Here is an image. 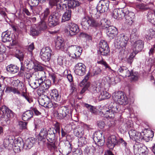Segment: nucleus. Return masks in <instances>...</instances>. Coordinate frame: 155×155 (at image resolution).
<instances>
[{"mask_svg":"<svg viewBox=\"0 0 155 155\" xmlns=\"http://www.w3.org/2000/svg\"><path fill=\"white\" fill-rule=\"evenodd\" d=\"M120 105L117 103L111 102L108 107L104 106L100 109L99 114L102 116H104L107 118H111L114 117V113L119 111Z\"/></svg>","mask_w":155,"mask_h":155,"instance_id":"nucleus-1","label":"nucleus"},{"mask_svg":"<svg viewBox=\"0 0 155 155\" xmlns=\"http://www.w3.org/2000/svg\"><path fill=\"white\" fill-rule=\"evenodd\" d=\"M104 85L99 81L93 82L90 88V91L93 94L99 93L100 100L107 99L110 97V95L106 91L104 90Z\"/></svg>","mask_w":155,"mask_h":155,"instance_id":"nucleus-2","label":"nucleus"},{"mask_svg":"<svg viewBox=\"0 0 155 155\" xmlns=\"http://www.w3.org/2000/svg\"><path fill=\"white\" fill-rule=\"evenodd\" d=\"M105 19L102 20L99 22L97 20L94 19L87 16L84 17L82 19L81 24L82 27L85 30L88 29L89 26L96 27L101 25H105L104 22Z\"/></svg>","mask_w":155,"mask_h":155,"instance_id":"nucleus-3","label":"nucleus"},{"mask_svg":"<svg viewBox=\"0 0 155 155\" xmlns=\"http://www.w3.org/2000/svg\"><path fill=\"white\" fill-rule=\"evenodd\" d=\"M11 86H8L6 87L5 92L6 93L12 92L14 94H20V91H22L24 86L22 82L18 80H13L11 82Z\"/></svg>","mask_w":155,"mask_h":155,"instance_id":"nucleus-4","label":"nucleus"},{"mask_svg":"<svg viewBox=\"0 0 155 155\" xmlns=\"http://www.w3.org/2000/svg\"><path fill=\"white\" fill-rule=\"evenodd\" d=\"M129 39L128 37L126 35L122 34L118 37L117 40V45L120 47L119 48L120 52L121 54L125 55L124 56H126L127 54V52L125 50Z\"/></svg>","mask_w":155,"mask_h":155,"instance_id":"nucleus-5","label":"nucleus"},{"mask_svg":"<svg viewBox=\"0 0 155 155\" xmlns=\"http://www.w3.org/2000/svg\"><path fill=\"white\" fill-rule=\"evenodd\" d=\"M114 100L118 104L125 105L128 103V99L126 95L121 91L115 92L113 94Z\"/></svg>","mask_w":155,"mask_h":155,"instance_id":"nucleus-6","label":"nucleus"},{"mask_svg":"<svg viewBox=\"0 0 155 155\" xmlns=\"http://www.w3.org/2000/svg\"><path fill=\"white\" fill-rule=\"evenodd\" d=\"M82 50V48L80 46H71L68 48V55L74 58L79 57L81 54Z\"/></svg>","mask_w":155,"mask_h":155,"instance_id":"nucleus-7","label":"nucleus"},{"mask_svg":"<svg viewBox=\"0 0 155 155\" xmlns=\"http://www.w3.org/2000/svg\"><path fill=\"white\" fill-rule=\"evenodd\" d=\"M62 0H49V5L51 8L54 6H56V9L57 11L59 12L62 11L64 8H67V5L66 4H63ZM64 1L65 0H64Z\"/></svg>","mask_w":155,"mask_h":155,"instance_id":"nucleus-8","label":"nucleus"},{"mask_svg":"<svg viewBox=\"0 0 155 155\" xmlns=\"http://www.w3.org/2000/svg\"><path fill=\"white\" fill-rule=\"evenodd\" d=\"M129 134L131 139L137 142L140 140H145V137H146L143 132L139 133L133 130H130L129 132Z\"/></svg>","mask_w":155,"mask_h":155,"instance_id":"nucleus-9","label":"nucleus"},{"mask_svg":"<svg viewBox=\"0 0 155 155\" xmlns=\"http://www.w3.org/2000/svg\"><path fill=\"white\" fill-rule=\"evenodd\" d=\"M2 118H4L5 120H7L9 118H12L14 116L13 112L5 106L0 107V114H2Z\"/></svg>","mask_w":155,"mask_h":155,"instance_id":"nucleus-10","label":"nucleus"},{"mask_svg":"<svg viewBox=\"0 0 155 155\" xmlns=\"http://www.w3.org/2000/svg\"><path fill=\"white\" fill-rule=\"evenodd\" d=\"M114 74H111V76L109 74L106 77L104 78L102 82L101 83L104 86L105 85L109 86L110 84L115 85L118 82V81L115 79Z\"/></svg>","mask_w":155,"mask_h":155,"instance_id":"nucleus-11","label":"nucleus"},{"mask_svg":"<svg viewBox=\"0 0 155 155\" xmlns=\"http://www.w3.org/2000/svg\"><path fill=\"white\" fill-rule=\"evenodd\" d=\"M51 50L48 47L42 48L40 52L41 59L45 61H48L51 57Z\"/></svg>","mask_w":155,"mask_h":155,"instance_id":"nucleus-12","label":"nucleus"},{"mask_svg":"<svg viewBox=\"0 0 155 155\" xmlns=\"http://www.w3.org/2000/svg\"><path fill=\"white\" fill-rule=\"evenodd\" d=\"M13 149L15 152H19L20 151V148L24 147V143L22 139L20 137L15 139L12 145Z\"/></svg>","mask_w":155,"mask_h":155,"instance_id":"nucleus-13","label":"nucleus"},{"mask_svg":"<svg viewBox=\"0 0 155 155\" xmlns=\"http://www.w3.org/2000/svg\"><path fill=\"white\" fill-rule=\"evenodd\" d=\"M60 16V14L58 12L53 13L50 15L48 19L49 25L52 26L57 25Z\"/></svg>","mask_w":155,"mask_h":155,"instance_id":"nucleus-14","label":"nucleus"},{"mask_svg":"<svg viewBox=\"0 0 155 155\" xmlns=\"http://www.w3.org/2000/svg\"><path fill=\"white\" fill-rule=\"evenodd\" d=\"M109 3V2L107 0L100 1L97 6V11L100 13L106 12L108 9Z\"/></svg>","mask_w":155,"mask_h":155,"instance_id":"nucleus-15","label":"nucleus"},{"mask_svg":"<svg viewBox=\"0 0 155 155\" xmlns=\"http://www.w3.org/2000/svg\"><path fill=\"white\" fill-rule=\"evenodd\" d=\"M45 74V72L41 71L38 73L36 72L35 74L36 75H38L39 77H37L38 79H36L35 81H31L29 83V85L33 89H35L38 87L40 86V84L42 82V78H41V76Z\"/></svg>","mask_w":155,"mask_h":155,"instance_id":"nucleus-16","label":"nucleus"},{"mask_svg":"<svg viewBox=\"0 0 155 155\" xmlns=\"http://www.w3.org/2000/svg\"><path fill=\"white\" fill-rule=\"evenodd\" d=\"M93 138L94 141L97 142L98 146H102L104 145L105 142L104 136H103L102 134L100 131H97L94 134Z\"/></svg>","mask_w":155,"mask_h":155,"instance_id":"nucleus-17","label":"nucleus"},{"mask_svg":"<svg viewBox=\"0 0 155 155\" xmlns=\"http://www.w3.org/2000/svg\"><path fill=\"white\" fill-rule=\"evenodd\" d=\"M59 128L57 127L56 129L54 128H50L48 130V133L46 137L48 141L50 143L54 142L55 139V134L57 132L59 133Z\"/></svg>","mask_w":155,"mask_h":155,"instance_id":"nucleus-18","label":"nucleus"},{"mask_svg":"<svg viewBox=\"0 0 155 155\" xmlns=\"http://www.w3.org/2000/svg\"><path fill=\"white\" fill-rule=\"evenodd\" d=\"M86 71V67L85 65L81 63L77 64L74 67V72L79 75H83L85 74Z\"/></svg>","mask_w":155,"mask_h":155,"instance_id":"nucleus-19","label":"nucleus"},{"mask_svg":"<svg viewBox=\"0 0 155 155\" xmlns=\"http://www.w3.org/2000/svg\"><path fill=\"white\" fill-rule=\"evenodd\" d=\"M66 31L70 35H76L78 32L79 28L77 25L74 23H71L67 27Z\"/></svg>","mask_w":155,"mask_h":155,"instance_id":"nucleus-20","label":"nucleus"},{"mask_svg":"<svg viewBox=\"0 0 155 155\" xmlns=\"http://www.w3.org/2000/svg\"><path fill=\"white\" fill-rule=\"evenodd\" d=\"M112 16L115 19L120 20L125 16L124 10L121 9L116 8L112 12Z\"/></svg>","mask_w":155,"mask_h":155,"instance_id":"nucleus-21","label":"nucleus"},{"mask_svg":"<svg viewBox=\"0 0 155 155\" xmlns=\"http://www.w3.org/2000/svg\"><path fill=\"white\" fill-rule=\"evenodd\" d=\"M119 140L114 135H111L108 138L107 145L110 149H113L115 145L118 144Z\"/></svg>","mask_w":155,"mask_h":155,"instance_id":"nucleus-22","label":"nucleus"},{"mask_svg":"<svg viewBox=\"0 0 155 155\" xmlns=\"http://www.w3.org/2000/svg\"><path fill=\"white\" fill-rule=\"evenodd\" d=\"M131 41L132 43V48L133 51L139 52L141 51L143 48V44L142 41L141 40L136 41Z\"/></svg>","mask_w":155,"mask_h":155,"instance_id":"nucleus-23","label":"nucleus"},{"mask_svg":"<svg viewBox=\"0 0 155 155\" xmlns=\"http://www.w3.org/2000/svg\"><path fill=\"white\" fill-rule=\"evenodd\" d=\"M123 77L130 76V80L132 81H135L137 80L138 78V73H133L130 72L127 68L122 75Z\"/></svg>","mask_w":155,"mask_h":155,"instance_id":"nucleus-24","label":"nucleus"},{"mask_svg":"<svg viewBox=\"0 0 155 155\" xmlns=\"http://www.w3.org/2000/svg\"><path fill=\"white\" fill-rule=\"evenodd\" d=\"M107 34L110 39L116 36L118 33L117 29L113 26H109L107 30Z\"/></svg>","mask_w":155,"mask_h":155,"instance_id":"nucleus-25","label":"nucleus"},{"mask_svg":"<svg viewBox=\"0 0 155 155\" xmlns=\"http://www.w3.org/2000/svg\"><path fill=\"white\" fill-rule=\"evenodd\" d=\"M41 78H42V82L40 84V88L42 90H45L48 89L51 85V82L50 80H45L46 77L41 76Z\"/></svg>","mask_w":155,"mask_h":155,"instance_id":"nucleus-26","label":"nucleus"},{"mask_svg":"<svg viewBox=\"0 0 155 155\" xmlns=\"http://www.w3.org/2000/svg\"><path fill=\"white\" fill-rule=\"evenodd\" d=\"M125 23L129 25H131L134 22L135 18V14L134 13L131 12H129L126 15L125 13Z\"/></svg>","mask_w":155,"mask_h":155,"instance_id":"nucleus-27","label":"nucleus"},{"mask_svg":"<svg viewBox=\"0 0 155 155\" xmlns=\"http://www.w3.org/2000/svg\"><path fill=\"white\" fill-rule=\"evenodd\" d=\"M39 104L44 107L50 108L52 106V103L49 101V99L48 98H40L38 101Z\"/></svg>","mask_w":155,"mask_h":155,"instance_id":"nucleus-28","label":"nucleus"},{"mask_svg":"<svg viewBox=\"0 0 155 155\" xmlns=\"http://www.w3.org/2000/svg\"><path fill=\"white\" fill-rule=\"evenodd\" d=\"M134 147L138 148V150L140 154H141L142 155H147L148 153V150L146 147L143 146L142 144L135 145L134 146Z\"/></svg>","mask_w":155,"mask_h":155,"instance_id":"nucleus-29","label":"nucleus"},{"mask_svg":"<svg viewBox=\"0 0 155 155\" xmlns=\"http://www.w3.org/2000/svg\"><path fill=\"white\" fill-rule=\"evenodd\" d=\"M46 128H42L41 130L39 133L38 139L40 141H42L43 142L45 141V138L47 136L48 133Z\"/></svg>","mask_w":155,"mask_h":155,"instance_id":"nucleus-30","label":"nucleus"},{"mask_svg":"<svg viewBox=\"0 0 155 155\" xmlns=\"http://www.w3.org/2000/svg\"><path fill=\"white\" fill-rule=\"evenodd\" d=\"M49 13L50 10L49 8H47L40 16L41 18L43 21L42 23L44 25V29H45L46 28L45 22H46V21L47 20L48 16L49 15Z\"/></svg>","mask_w":155,"mask_h":155,"instance_id":"nucleus-31","label":"nucleus"},{"mask_svg":"<svg viewBox=\"0 0 155 155\" xmlns=\"http://www.w3.org/2000/svg\"><path fill=\"white\" fill-rule=\"evenodd\" d=\"M35 143L34 138H29L25 140L24 143V147H26L27 149H30L33 146Z\"/></svg>","mask_w":155,"mask_h":155,"instance_id":"nucleus-32","label":"nucleus"},{"mask_svg":"<svg viewBox=\"0 0 155 155\" xmlns=\"http://www.w3.org/2000/svg\"><path fill=\"white\" fill-rule=\"evenodd\" d=\"M11 34V32L10 31L3 32L2 36V41L4 42L11 41L12 39Z\"/></svg>","mask_w":155,"mask_h":155,"instance_id":"nucleus-33","label":"nucleus"},{"mask_svg":"<svg viewBox=\"0 0 155 155\" xmlns=\"http://www.w3.org/2000/svg\"><path fill=\"white\" fill-rule=\"evenodd\" d=\"M33 113L32 110H27L22 115V118L25 121H28L33 117Z\"/></svg>","mask_w":155,"mask_h":155,"instance_id":"nucleus-34","label":"nucleus"},{"mask_svg":"<svg viewBox=\"0 0 155 155\" xmlns=\"http://www.w3.org/2000/svg\"><path fill=\"white\" fill-rule=\"evenodd\" d=\"M55 46L57 49H60L64 45V40L61 37H57L55 40Z\"/></svg>","mask_w":155,"mask_h":155,"instance_id":"nucleus-35","label":"nucleus"},{"mask_svg":"<svg viewBox=\"0 0 155 155\" xmlns=\"http://www.w3.org/2000/svg\"><path fill=\"white\" fill-rule=\"evenodd\" d=\"M50 95L51 100L56 102L59 100L60 97H59L58 91L56 89L51 90L50 93Z\"/></svg>","mask_w":155,"mask_h":155,"instance_id":"nucleus-36","label":"nucleus"},{"mask_svg":"<svg viewBox=\"0 0 155 155\" xmlns=\"http://www.w3.org/2000/svg\"><path fill=\"white\" fill-rule=\"evenodd\" d=\"M71 11L68 10L63 14L61 19V21L64 22L69 20L71 16Z\"/></svg>","mask_w":155,"mask_h":155,"instance_id":"nucleus-37","label":"nucleus"},{"mask_svg":"<svg viewBox=\"0 0 155 155\" xmlns=\"http://www.w3.org/2000/svg\"><path fill=\"white\" fill-rule=\"evenodd\" d=\"M6 70L8 72L14 74L18 71V68L16 65L10 64L7 66Z\"/></svg>","mask_w":155,"mask_h":155,"instance_id":"nucleus-38","label":"nucleus"},{"mask_svg":"<svg viewBox=\"0 0 155 155\" xmlns=\"http://www.w3.org/2000/svg\"><path fill=\"white\" fill-rule=\"evenodd\" d=\"M80 3L78 1L69 0L68 2V5L69 8H74L79 6Z\"/></svg>","mask_w":155,"mask_h":155,"instance_id":"nucleus-39","label":"nucleus"},{"mask_svg":"<svg viewBox=\"0 0 155 155\" xmlns=\"http://www.w3.org/2000/svg\"><path fill=\"white\" fill-rule=\"evenodd\" d=\"M13 142L12 140H9L8 138L5 139L3 141V144L4 148L9 149L12 147L11 143Z\"/></svg>","mask_w":155,"mask_h":155,"instance_id":"nucleus-40","label":"nucleus"},{"mask_svg":"<svg viewBox=\"0 0 155 155\" xmlns=\"http://www.w3.org/2000/svg\"><path fill=\"white\" fill-rule=\"evenodd\" d=\"M155 35V31L153 29H150L146 33L145 36V38L148 40L152 39Z\"/></svg>","mask_w":155,"mask_h":155,"instance_id":"nucleus-41","label":"nucleus"},{"mask_svg":"<svg viewBox=\"0 0 155 155\" xmlns=\"http://www.w3.org/2000/svg\"><path fill=\"white\" fill-rule=\"evenodd\" d=\"M138 36L137 29L134 28L132 31L130 35V40L131 41H133L135 39H136Z\"/></svg>","mask_w":155,"mask_h":155,"instance_id":"nucleus-42","label":"nucleus"},{"mask_svg":"<svg viewBox=\"0 0 155 155\" xmlns=\"http://www.w3.org/2000/svg\"><path fill=\"white\" fill-rule=\"evenodd\" d=\"M99 51L101 54L103 55H107L110 52L109 47H106L102 48H99Z\"/></svg>","mask_w":155,"mask_h":155,"instance_id":"nucleus-43","label":"nucleus"},{"mask_svg":"<svg viewBox=\"0 0 155 155\" xmlns=\"http://www.w3.org/2000/svg\"><path fill=\"white\" fill-rule=\"evenodd\" d=\"M83 130L81 127L76 128L74 130V134L76 136L79 137L83 134Z\"/></svg>","mask_w":155,"mask_h":155,"instance_id":"nucleus-44","label":"nucleus"},{"mask_svg":"<svg viewBox=\"0 0 155 155\" xmlns=\"http://www.w3.org/2000/svg\"><path fill=\"white\" fill-rule=\"evenodd\" d=\"M28 3L31 10H33V7L38 5L39 1L38 0H28Z\"/></svg>","mask_w":155,"mask_h":155,"instance_id":"nucleus-45","label":"nucleus"},{"mask_svg":"<svg viewBox=\"0 0 155 155\" xmlns=\"http://www.w3.org/2000/svg\"><path fill=\"white\" fill-rule=\"evenodd\" d=\"M85 106L92 113L96 114L97 112V109L94 106L88 104H85Z\"/></svg>","mask_w":155,"mask_h":155,"instance_id":"nucleus-46","label":"nucleus"},{"mask_svg":"<svg viewBox=\"0 0 155 155\" xmlns=\"http://www.w3.org/2000/svg\"><path fill=\"white\" fill-rule=\"evenodd\" d=\"M147 18L150 22L155 25V14L154 13L148 14Z\"/></svg>","mask_w":155,"mask_h":155,"instance_id":"nucleus-47","label":"nucleus"},{"mask_svg":"<svg viewBox=\"0 0 155 155\" xmlns=\"http://www.w3.org/2000/svg\"><path fill=\"white\" fill-rule=\"evenodd\" d=\"M40 32V30L37 28H32L30 30V34L32 36L38 35Z\"/></svg>","mask_w":155,"mask_h":155,"instance_id":"nucleus-48","label":"nucleus"},{"mask_svg":"<svg viewBox=\"0 0 155 155\" xmlns=\"http://www.w3.org/2000/svg\"><path fill=\"white\" fill-rule=\"evenodd\" d=\"M34 65L32 67V68H34L35 71H41L43 70L42 67L39 64L33 62Z\"/></svg>","mask_w":155,"mask_h":155,"instance_id":"nucleus-49","label":"nucleus"},{"mask_svg":"<svg viewBox=\"0 0 155 155\" xmlns=\"http://www.w3.org/2000/svg\"><path fill=\"white\" fill-rule=\"evenodd\" d=\"M89 75V74H87L86 76L82 80L79 84L80 87H84L86 83L87 82V81L88 79V76Z\"/></svg>","mask_w":155,"mask_h":155,"instance_id":"nucleus-50","label":"nucleus"},{"mask_svg":"<svg viewBox=\"0 0 155 155\" xmlns=\"http://www.w3.org/2000/svg\"><path fill=\"white\" fill-rule=\"evenodd\" d=\"M136 7L137 9H139L141 10H145L147 8V6L142 3L137 4L136 5Z\"/></svg>","mask_w":155,"mask_h":155,"instance_id":"nucleus-51","label":"nucleus"},{"mask_svg":"<svg viewBox=\"0 0 155 155\" xmlns=\"http://www.w3.org/2000/svg\"><path fill=\"white\" fill-rule=\"evenodd\" d=\"M105 69L107 71L108 74L110 73L113 74L115 73L116 71L111 69L110 67L107 64L105 66H104Z\"/></svg>","mask_w":155,"mask_h":155,"instance_id":"nucleus-52","label":"nucleus"},{"mask_svg":"<svg viewBox=\"0 0 155 155\" xmlns=\"http://www.w3.org/2000/svg\"><path fill=\"white\" fill-rule=\"evenodd\" d=\"M105 69L107 71L108 74L110 73L113 74L115 73L116 71L111 69L110 67L107 64L105 66H104Z\"/></svg>","mask_w":155,"mask_h":155,"instance_id":"nucleus-53","label":"nucleus"},{"mask_svg":"<svg viewBox=\"0 0 155 155\" xmlns=\"http://www.w3.org/2000/svg\"><path fill=\"white\" fill-rule=\"evenodd\" d=\"M48 148L50 150H55L57 149L54 142L52 143H49L47 144Z\"/></svg>","mask_w":155,"mask_h":155,"instance_id":"nucleus-54","label":"nucleus"},{"mask_svg":"<svg viewBox=\"0 0 155 155\" xmlns=\"http://www.w3.org/2000/svg\"><path fill=\"white\" fill-rule=\"evenodd\" d=\"M16 53L17 57L19 59L20 61L22 60L24 58V55L23 53L21 51L19 50H17Z\"/></svg>","mask_w":155,"mask_h":155,"instance_id":"nucleus-55","label":"nucleus"},{"mask_svg":"<svg viewBox=\"0 0 155 155\" xmlns=\"http://www.w3.org/2000/svg\"><path fill=\"white\" fill-rule=\"evenodd\" d=\"M109 47L107 42L104 40H101L99 43V48Z\"/></svg>","mask_w":155,"mask_h":155,"instance_id":"nucleus-56","label":"nucleus"},{"mask_svg":"<svg viewBox=\"0 0 155 155\" xmlns=\"http://www.w3.org/2000/svg\"><path fill=\"white\" fill-rule=\"evenodd\" d=\"M32 63H33L32 61L27 60L25 61L24 65L27 67L28 69H31L32 68V67L31 66Z\"/></svg>","mask_w":155,"mask_h":155,"instance_id":"nucleus-57","label":"nucleus"},{"mask_svg":"<svg viewBox=\"0 0 155 155\" xmlns=\"http://www.w3.org/2000/svg\"><path fill=\"white\" fill-rule=\"evenodd\" d=\"M86 152L88 154L93 153L95 150V148L93 146L87 147L86 148Z\"/></svg>","mask_w":155,"mask_h":155,"instance_id":"nucleus-58","label":"nucleus"},{"mask_svg":"<svg viewBox=\"0 0 155 155\" xmlns=\"http://www.w3.org/2000/svg\"><path fill=\"white\" fill-rule=\"evenodd\" d=\"M27 123L22 121L19 123V128L21 130L25 129L26 128Z\"/></svg>","mask_w":155,"mask_h":155,"instance_id":"nucleus-59","label":"nucleus"},{"mask_svg":"<svg viewBox=\"0 0 155 155\" xmlns=\"http://www.w3.org/2000/svg\"><path fill=\"white\" fill-rule=\"evenodd\" d=\"M68 146L66 147L64 151H65L66 153H64L66 155H68L70 153L72 150V149L71 147V145L70 143L68 144Z\"/></svg>","mask_w":155,"mask_h":155,"instance_id":"nucleus-60","label":"nucleus"},{"mask_svg":"<svg viewBox=\"0 0 155 155\" xmlns=\"http://www.w3.org/2000/svg\"><path fill=\"white\" fill-rule=\"evenodd\" d=\"M127 67L124 66L120 67L118 69V73L122 75L125 70L126 69Z\"/></svg>","mask_w":155,"mask_h":155,"instance_id":"nucleus-61","label":"nucleus"},{"mask_svg":"<svg viewBox=\"0 0 155 155\" xmlns=\"http://www.w3.org/2000/svg\"><path fill=\"white\" fill-rule=\"evenodd\" d=\"M125 130H127L128 129L132 128L133 126V123L131 121H128L127 124L125 125Z\"/></svg>","mask_w":155,"mask_h":155,"instance_id":"nucleus-62","label":"nucleus"},{"mask_svg":"<svg viewBox=\"0 0 155 155\" xmlns=\"http://www.w3.org/2000/svg\"><path fill=\"white\" fill-rule=\"evenodd\" d=\"M101 71V69L97 67L95 69H94L93 73L94 75H97L98 74H100Z\"/></svg>","mask_w":155,"mask_h":155,"instance_id":"nucleus-63","label":"nucleus"},{"mask_svg":"<svg viewBox=\"0 0 155 155\" xmlns=\"http://www.w3.org/2000/svg\"><path fill=\"white\" fill-rule=\"evenodd\" d=\"M78 141L82 145L85 144L87 143L85 138L84 137H80L78 139Z\"/></svg>","mask_w":155,"mask_h":155,"instance_id":"nucleus-64","label":"nucleus"}]
</instances>
